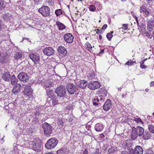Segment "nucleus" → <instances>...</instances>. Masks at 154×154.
<instances>
[{"instance_id":"9","label":"nucleus","mask_w":154,"mask_h":154,"mask_svg":"<svg viewBox=\"0 0 154 154\" xmlns=\"http://www.w3.org/2000/svg\"><path fill=\"white\" fill-rule=\"evenodd\" d=\"M64 40L69 43H72L74 39V36L70 33H67L65 34L64 35Z\"/></svg>"},{"instance_id":"38","label":"nucleus","mask_w":154,"mask_h":154,"mask_svg":"<svg viewBox=\"0 0 154 154\" xmlns=\"http://www.w3.org/2000/svg\"><path fill=\"white\" fill-rule=\"evenodd\" d=\"M85 46L86 49L89 51H91L92 49V47L91 44L88 42H87L85 45Z\"/></svg>"},{"instance_id":"50","label":"nucleus","mask_w":154,"mask_h":154,"mask_svg":"<svg viewBox=\"0 0 154 154\" xmlns=\"http://www.w3.org/2000/svg\"><path fill=\"white\" fill-rule=\"evenodd\" d=\"M46 3H48L49 5L52 6L54 5V2L52 0H45V1Z\"/></svg>"},{"instance_id":"31","label":"nucleus","mask_w":154,"mask_h":154,"mask_svg":"<svg viewBox=\"0 0 154 154\" xmlns=\"http://www.w3.org/2000/svg\"><path fill=\"white\" fill-rule=\"evenodd\" d=\"M117 151V147L114 146H112L108 149V152L109 153H113L116 151Z\"/></svg>"},{"instance_id":"8","label":"nucleus","mask_w":154,"mask_h":154,"mask_svg":"<svg viewBox=\"0 0 154 154\" xmlns=\"http://www.w3.org/2000/svg\"><path fill=\"white\" fill-rule=\"evenodd\" d=\"M76 87L73 84L69 83L66 85L68 92L71 94H73L76 91Z\"/></svg>"},{"instance_id":"13","label":"nucleus","mask_w":154,"mask_h":154,"mask_svg":"<svg viewBox=\"0 0 154 154\" xmlns=\"http://www.w3.org/2000/svg\"><path fill=\"white\" fill-rule=\"evenodd\" d=\"M11 76L9 72H5L2 75V79L5 81L10 82L11 80Z\"/></svg>"},{"instance_id":"55","label":"nucleus","mask_w":154,"mask_h":154,"mask_svg":"<svg viewBox=\"0 0 154 154\" xmlns=\"http://www.w3.org/2000/svg\"><path fill=\"white\" fill-rule=\"evenodd\" d=\"M146 34V36L149 38H151L152 36V34L150 33V32H146L145 33Z\"/></svg>"},{"instance_id":"37","label":"nucleus","mask_w":154,"mask_h":154,"mask_svg":"<svg viewBox=\"0 0 154 154\" xmlns=\"http://www.w3.org/2000/svg\"><path fill=\"white\" fill-rule=\"evenodd\" d=\"M147 59L146 58L143 60H142L140 62V67L142 69H146L147 68V66L144 65V62L147 60Z\"/></svg>"},{"instance_id":"57","label":"nucleus","mask_w":154,"mask_h":154,"mask_svg":"<svg viewBox=\"0 0 154 154\" xmlns=\"http://www.w3.org/2000/svg\"><path fill=\"white\" fill-rule=\"evenodd\" d=\"M148 24L154 25V20L151 19L148 21Z\"/></svg>"},{"instance_id":"52","label":"nucleus","mask_w":154,"mask_h":154,"mask_svg":"<svg viewBox=\"0 0 154 154\" xmlns=\"http://www.w3.org/2000/svg\"><path fill=\"white\" fill-rule=\"evenodd\" d=\"M61 11V10H55V13L57 16H58L62 14V12Z\"/></svg>"},{"instance_id":"3","label":"nucleus","mask_w":154,"mask_h":154,"mask_svg":"<svg viewBox=\"0 0 154 154\" xmlns=\"http://www.w3.org/2000/svg\"><path fill=\"white\" fill-rule=\"evenodd\" d=\"M55 92L58 96L60 97H65L66 96V89L64 86H60L57 88Z\"/></svg>"},{"instance_id":"54","label":"nucleus","mask_w":154,"mask_h":154,"mask_svg":"<svg viewBox=\"0 0 154 154\" xmlns=\"http://www.w3.org/2000/svg\"><path fill=\"white\" fill-rule=\"evenodd\" d=\"M49 9V8L48 6H43L41 8H39L38 10H48Z\"/></svg>"},{"instance_id":"15","label":"nucleus","mask_w":154,"mask_h":154,"mask_svg":"<svg viewBox=\"0 0 154 154\" xmlns=\"http://www.w3.org/2000/svg\"><path fill=\"white\" fill-rule=\"evenodd\" d=\"M89 9L90 10H101L102 9L101 5L100 3L97 2L94 5H91L89 7Z\"/></svg>"},{"instance_id":"27","label":"nucleus","mask_w":154,"mask_h":154,"mask_svg":"<svg viewBox=\"0 0 154 154\" xmlns=\"http://www.w3.org/2000/svg\"><path fill=\"white\" fill-rule=\"evenodd\" d=\"M138 136V135L137 133L134 129L132 128V131L131 133V138L133 140H135Z\"/></svg>"},{"instance_id":"29","label":"nucleus","mask_w":154,"mask_h":154,"mask_svg":"<svg viewBox=\"0 0 154 154\" xmlns=\"http://www.w3.org/2000/svg\"><path fill=\"white\" fill-rule=\"evenodd\" d=\"M38 12L44 17L49 16L50 14L49 10H38Z\"/></svg>"},{"instance_id":"12","label":"nucleus","mask_w":154,"mask_h":154,"mask_svg":"<svg viewBox=\"0 0 154 154\" xmlns=\"http://www.w3.org/2000/svg\"><path fill=\"white\" fill-rule=\"evenodd\" d=\"M88 84L86 81L80 80L76 82V85L82 89L85 88Z\"/></svg>"},{"instance_id":"62","label":"nucleus","mask_w":154,"mask_h":154,"mask_svg":"<svg viewBox=\"0 0 154 154\" xmlns=\"http://www.w3.org/2000/svg\"><path fill=\"white\" fill-rule=\"evenodd\" d=\"M99 95V97H97V98H99V101H102V100H104V97H101Z\"/></svg>"},{"instance_id":"30","label":"nucleus","mask_w":154,"mask_h":154,"mask_svg":"<svg viewBox=\"0 0 154 154\" xmlns=\"http://www.w3.org/2000/svg\"><path fill=\"white\" fill-rule=\"evenodd\" d=\"M11 83L12 85H14L17 83V79L16 78L14 75H13L11 77Z\"/></svg>"},{"instance_id":"4","label":"nucleus","mask_w":154,"mask_h":154,"mask_svg":"<svg viewBox=\"0 0 154 154\" xmlns=\"http://www.w3.org/2000/svg\"><path fill=\"white\" fill-rule=\"evenodd\" d=\"M44 129V132L45 134L49 136L51 134L52 131V126L48 123L45 122L42 126Z\"/></svg>"},{"instance_id":"11","label":"nucleus","mask_w":154,"mask_h":154,"mask_svg":"<svg viewBox=\"0 0 154 154\" xmlns=\"http://www.w3.org/2000/svg\"><path fill=\"white\" fill-rule=\"evenodd\" d=\"M32 91L33 90L31 86H27L25 87L23 92L25 95L29 96L32 94Z\"/></svg>"},{"instance_id":"56","label":"nucleus","mask_w":154,"mask_h":154,"mask_svg":"<svg viewBox=\"0 0 154 154\" xmlns=\"http://www.w3.org/2000/svg\"><path fill=\"white\" fill-rule=\"evenodd\" d=\"M133 61L132 60H130L128 61L125 64L128 65H132L133 64Z\"/></svg>"},{"instance_id":"22","label":"nucleus","mask_w":154,"mask_h":154,"mask_svg":"<svg viewBox=\"0 0 154 154\" xmlns=\"http://www.w3.org/2000/svg\"><path fill=\"white\" fill-rule=\"evenodd\" d=\"M9 59L8 56L4 55L3 56H0V62L2 63H7L9 61Z\"/></svg>"},{"instance_id":"51","label":"nucleus","mask_w":154,"mask_h":154,"mask_svg":"<svg viewBox=\"0 0 154 154\" xmlns=\"http://www.w3.org/2000/svg\"><path fill=\"white\" fill-rule=\"evenodd\" d=\"M5 7V5L3 4V1L0 0V10H2Z\"/></svg>"},{"instance_id":"59","label":"nucleus","mask_w":154,"mask_h":154,"mask_svg":"<svg viewBox=\"0 0 154 154\" xmlns=\"http://www.w3.org/2000/svg\"><path fill=\"white\" fill-rule=\"evenodd\" d=\"M4 24L3 23L1 20L0 19V30H2V27L3 26Z\"/></svg>"},{"instance_id":"36","label":"nucleus","mask_w":154,"mask_h":154,"mask_svg":"<svg viewBox=\"0 0 154 154\" xmlns=\"http://www.w3.org/2000/svg\"><path fill=\"white\" fill-rule=\"evenodd\" d=\"M149 131L152 133H154V125L152 124H149L148 126Z\"/></svg>"},{"instance_id":"14","label":"nucleus","mask_w":154,"mask_h":154,"mask_svg":"<svg viewBox=\"0 0 154 154\" xmlns=\"http://www.w3.org/2000/svg\"><path fill=\"white\" fill-rule=\"evenodd\" d=\"M112 104L111 101L109 99H108L105 102L103 106V109L105 111H108L112 107Z\"/></svg>"},{"instance_id":"46","label":"nucleus","mask_w":154,"mask_h":154,"mask_svg":"<svg viewBox=\"0 0 154 154\" xmlns=\"http://www.w3.org/2000/svg\"><path fill=\"white\" fill-rule=\"evenodd\" d=\"M51 100H52V105L54 106L58 103L57 100L55 97L51 99Z\"/></svg>"},{"instance_id":"39","label":"nucleus","mask_w":154,"mask_h":154,"mask_svg":"<svg viewBox=\"0 0 154 154\" xmlns=\"http://www.w3.org/2000/svg\"><path fill=\"white\" fill-rule=\"evenodd\" d=\"M22 2L21 1H20L18 3V4H20H20H21ZM16 10H24L25 9V8H23V7L22 6V5H16Z\"/></svg>"},{"instance_id":"41","label":"nucleus","mask_w":154,"mask_h":154,"mask_svg":"<svg viewBox=\"0 0 154 154\" xmlns=\"http://www.w3.org/2000/svg\"><path fill=\"white\" fill-rule=\"evenodd\" d=\"M140 12L143 13L144 15L145 16H148V14L150 12V10H140Z\"/></svg>"},{"instance_id":"64","label":"nucleus","mask_w":154,"mask_h":154,"mask_svg":"<svg viewBox=\"0 0 154 154\" xmlns=\"http://www.w3.org/2000/svg\"><path fill=\"white\" fill-rule=\"evenodd\" d=\"M101 30L99 29H97V31L96 33L98 34H100L101 33Z\"/></svg>"},{"instance_id":"33","label":"nucleus","mask_w":154,"mask_h":154,"mask_svg":"<svg viewBox=\"0 0 154 154\" xmlns=\"http://www.w3.org/2000/svg\"><path fill=\"white\" fill-rule=\"evenodd\" d=\"M3 18L5 20L7 21L11 19L12 18V16L11 14H5L3 15Z\"/></svg>"},{"instance_id":"60","label":"nucleus","mask_w":154,"mask_h":154,"mask_svg":"<svg viewBox=\"0 0 154 154\" xmlns=\"http://www.w3.org/2000/svg\"><path fill=\"white\" fill-rule=\"evenodd\" d=\"M88 150L86 149H85V150H83L81 152V153L82 154H88Z\"/></svg>"},{"instance_id":"58","label":"nucleus","mask_w":154,"mask_h":154,"mask_svg":"<svg viewBox=\"0 0 154 154\" xmlns=\"http://www.w3.org/2000/svg\"><path fill=\"white\" fill-rule=\"evenodd\" d=\"M134 120L137 123L142 122L141 120L139 118H134Z\"/></svg>"},{"instance_id":"63","label":"nucleus","mask_w":154,"mask_h":154,"mask_svg":"<svg viewBox=\"0 0 154 154\" xmlns=\"http://www.w3.org/2000/svg\"><path fill=\"white\" fill-rule=\"evenodd\" d=\"M107 25L106 24H104L103 26V27L102 28V29L103 30H105L107 27Z\"/></svg>"},{"instance_id":"18","label":"nucleus","mask_w":154,"mask_h":154,"mask_svg":"<svg viewBox=\"0 0 154 154\" xmlns=\"http://www.w3.org/2000/svg\"><path fill=\"white\" fill-rule=\"evenodd\" d=\"M46 91L48 96L51 99L55 97L56 95L54 91L50 88L46 89Z\"/></svg>"},{"instance_id":"47","label":"nucleus","mask_w":154,"mask_h":154,"mask_svg":"<svg viewBox=\"0 0 154 154\" xmlns=\"http://www.w3.org/2000/svg\"><path fill=\"white\" fill-rule=\"evenodd\" d=\"M99 98H97V97H96L94 99L93 102V104L94 105H98V103H99Z\"/></svg>"},{"instance_id":"1","label":"nucleus","mask_w":154,"mask_h":154,"mask_svg":"<svg viewBox=\"0 0 154 154\" xmlns=\"http://www.w3.org/2000/svg\"><path fill=\"white\" fill-rule=\"evenodd\" d=\"M41 145L40 140L39 139H34L30 143L29 147L35 151L39 152L41 150Z\"/></svg>"},{"instance_id":"28","label":"nucleus","mask_w":154,"mask_h":154,"mask_svg":"<svg viewBox=\"0 0 154 154\" xmlns=\"http://www.w3.org/2000/svg\"><path fill=\"white\" fill-rule=\"evenodd\" d=\"M56 24L60 30H63L66 28V26L63 24L58 21H56Z\"/></svg>"},{"instance_id":"61","label":"nucleus","mask_w":154,"mask_h":154,"mask_svg":"<svg viewBox=\"0 0 154 154\" xmlns=\"http://www.w3.org/2000/svg\"><path fill=\"white\" fill-rule=\"evenodd\" d=\"M43 0H34L35 3L37 4H38V3L41 2Z\"/></svg>"},{"instance_id":"25","label":"nucleus","mask_w":154,"mask_h":154,"mask_svg":"<svg viewBox=\"0 0 154 154\" xmlns=\"http://www.w3.org/2000/svg\"><path fill=\"white\" fill-rule=\"evenodd\" d=\"M135 152L136 154H142L143 149L141 147L139 146H137L135 148Z\"/></svg>"},{"instance_id":"34","label":"nucleus","mask_w":154,"mask_h":154,"mask_svg":"<svg viewBox=\"0 0 154 154\" xmlns=\"http://www.w3.org/2000/svg\"><path fill=\"white\" fill-rule=\"evenodd\" d=\"M22 57V55L21 53L20 52H17L15 54L14 58L16 60H18L21 59Z\"/></svg>"},{"instance_id":"7","label":"nucleus","mask_w":154,"mask_h":154,"mask_svg":"<svg viewBox=\"0 0 154 154\" xmlns=\"http://www.w3.org/2000/svg\"><path fill=\"white\" fill-rule=\"evenodd\" d=\"M18 79L24 83L27 82L29 79V77L27 74L24 72L20 73L17 76Z\"/></svg>"},{"instance_id":"23","label":"nucleus","mask_w":154,"mask_h":154,"mask_svg":"<svg viewBox=\"0 0 154 154\" xmlns=\"http://www.w3.org/2000/svg\"><path fill=\"white\" fill-rule=\"evenodd\" d=\"M143 135V138L144 140H147L150 138L151 135L150 132L148 131H145Z\"/></svg>"},{"instance_id":"17","label":"nucleus","mask_w":154,"mask_h":154,"mask_svg":"<svg viewBox=\"0 0 154 154\" xmlns=\"http://www.w3.org/2000/svg\"><path fill=\"white\" fill-rule=\"evenodd\" d=\"M21 89V85L19 83L17 84L13 87L12 93L15 94H16L20 91Z\"/></svg>"},{"instance_id":"26","label":"nucleus","mask_w":154,"mask_h":154,"mask_svg":"<svg viewBox=\"0 0 154 154\" xmlns=\"http://www.w3.org/2000/svg\"><path fill=\"white\" fill-rule=\"evenodd\" d=\"M69 151L65 148H63L60 149L57 151V154H67Z\"/></svg>"},{"instance_id":"10","label":"nucleus","mask_w":154,"mask_h":154,"mask_svg":"<svg viewBox=\"0 0 154 154\" xmlns=\"http://www.w3.org/2000/svg\"><path fill=\"white\" fill-rule=\"evenodd\" d=\"M43 53L45 55L50 56L54 54V51L52 48L47 47L43 50Z\"/></svg>"},{"instance_id":"40","label":"nucleus","mask_w":154,"mask_h":154,"mask_svg":"<svg viewBox=\"0 0 154 154\" xmlns=\"http://www.w3.org/2000/svg\"><path fill=\"white\" fill-rule=\"evenodd\" d=\"M125 145L126 146L125 148H130L133 145L132 143L129 141H126L125 142Z\"/></svg>"},{"instance_id":"5","label":"nucleus","mask_w":154,"mask_h":154,"mask_svg":"<svg viewBox=\"0 0 154 154\" xmlns=\"http://www.w3.org/2000/svg\"><path fill=\"white\" fill-rule=\"evenodd\" d=\"M29 56L35 64L39 63L40 59L39 54L35 52L31 53L29 54Z\"/></svg>"},{"instance_id":"49","label":"nucleus","mask_w":154,"mask_h":154,"mask_svg":"<svg viewBox=\"0 0 154 154\" xmlns=\"http://www.w3.org/2000/svg\"><path fill=\"white\" fill-rule=\"evenodd\" d=\"M146 154H154V152L151 149H146L145 151Z\"/></svg>"},{"instance_id":"21","label":"nucleus","mask_w":154,"mask_h":154,"mask_svg":"<svg viewBox=\"0 0 154 154\" xmlns=\"http://www.w3.org/2000/svg\"><path fill=\"white\" fill-rule=\"evenodd\" d=\"M104 128L103 125L100 123L96 124L95 126L94 129L97 131H101Z\"/></svg>"},{"instance_id":"16","label":"nucleus","mask_w":154,"mask_h":154,"mask_svg":"<svg viewBox=\"0 0 154 154\" xmlns=\"http://www.w3.org/2000/svg\"><path fill=\"white\" fill-rule=\"evenodd\" d=\"M107 91L104 88L99 89L97 92V94L100 96L105 97L106 96Z\"/></svg>"},{"instance_id":"19","label":"nucleus","mask_w":154,"mask_h":154,"mask_svg":"<svg viewBox=\"0 0 154 154\" xmlns=\"http://www.w3.org/2000/svg\"><path fill=\"white\" fill-rule=\"evenodd\" d=\"M133 128L137 132L139 136L140 137L143 135L144 132V129L142 127L137 126L136 128L133 127Z\"/></svg>"},{"instance_id":"42","label":"nucleus","mask_w":154,"mask_h":154,"mask_svg":"<svg viewBox=\"0 0 154 154\" xmlns=\"http://www.w3.org/2000/svg\"><path fill=\"white\" fill-rule=\"evenodd\" d=\"M95 75L93 73H91L88 74L87 77L89 80H91L93 79L95 77Z\"/></svg>"},{"instance_id":"35","label":"nucleus","mask_w":154,"mask_h":154,"mask_svg":"<svg viewBox=\"0 0 154 154\" xmlns=\"http://www.w3.org/2000/svg\"><path fill=\"white\" fill-rule=\"evenodd\" d=\"M151 7L150 5H147L146 4H144L142 6L140 7V10H151Z\"/></svg>"},{"instance_id":"43","label":"nucleus","mask_w":154,"mask_h":154,"mask_svg":"<svg viewBox=\"0 0 154 154\" xmlns=\"http://www.w3.org/2000/svg\"><path fill=\"white\" fill-rule=\"evenodd\" d=\"M57 123L60 128H62L63 126V123L62 118L58 120Z\"/></svg>"},{"instance_id":"20","label":"nucleus","mask_w":154,"mask_h":154,"mask_svg":"<svg viewBox=\"0 0 154 154\" xmlns=\"http://www.w3.org/2000/svg\"><path fill=\"white\" fill-rule=\"evenodd\" d=\"M58 51L60 54H62L63 56H65L67 54L66 49L64 47L62 46H59L58 47Z\"/></svg>"},{"instance_id":"32","label":"nucleus","mask_w":154,"mask_h":154,"mask_svg":"<svg viewBox=\"0 0 154 154\" xmlns=\"http://www.w3.org/2000/svg\"><path fill=\"white\" fill-rule=\"evenodd\" d=\"M120 154H135L134 150L132 149H129V152H127L126 151H122Z\"/></svg>"},{"instance_id":"53","label":"nucleus","mask_w":154,"mask_h":154,"mask_svg":"<svg viewBox=\"0 0 154 154\" xmlns=\"http://www.w3.org/2000/svg\"><path fill=\"white\" fill-rule=\"evenodd\" d=\"M128 24H123L122 25V28L124 30H126L128 29Z\"/></svg>"},{"instance_id":"44","label":"nucleus","mask_w":154,"mask_h":154,"mask_svg":"<svg viewBox=\"0 0 154 154\" xmlns=\"http://www.w3.org/2000/svg\"><path fill=\"white\" fill-rule=\"evenodd\" d=\"M101 151L98 148H97L91 154H101Z\"/></svg>"},{"instance_id":"2","label":"nucleus","mask_w":154,"mask_h":154,"mask_svg":"<svg viewBox=\"0 0 154 154\" xmlns=\"http://www.w3.org/2000/svg\"><path fill=\"white\" fill-rule=\"evenodd\" d=\"M58 141L54 137L48 140L45 145V147L48 149H51L54 148L57 145Z\"/></svg>"},{"instance_id":"45","label":"nucleus","mask_w":154,"mask_h":154,"mask_svg":"<svg viewBox=\"0 0 154 154\" xmlns=\"http://www.w3.org/2000/svg\"><path fill=\"white\" fill-rule=\"evenodd\" d=\"M112 33H113V32H111L108 33L106 34V36L109 41H110L111 38L112 37Z\"/></svg>"},{"instance_id":"24","label":"nucleus","mask_w":154,"mask_h":154,"mask_svg":"<svg viewBox=\"0 0 154 154\" xmlns=\"http://www.w3.org/2000/svg\"><path fill=\"white\" fill-rule=\"evenodd\" d=\"M51 81L50 79L44 82L43 86L46 88L51 87L52 86L53 83Z\"/></svg>"},{"instance_id":"48","label":"nucleus","mask_w":154,"mask_h":154,"mask_svg":"<svg viewBox=\"0 0 154 154\" xmlns=\"http://www.w3.org/2000/svg\"><path fill=\"white\" fill-rule=\"evenodd\" d=\"M154 27V25L147 24V29L148 31L151 32L152 31L153 27Z\"/></svg>"},{"instance_id":"6","label":"nucleus","mask_w":154,"mask_h":154,"mask_svg":"<svg viewBox=\"0 0 154 154\" xmlns=\"http://www.w3.org/2000/svg\"><path fill=\"white\" fill-rule=\"evenodd\" d=\"M100 86V83L97 81H91L88 84V87L91 90H95Z\"/></svg>"}]
</instances>
